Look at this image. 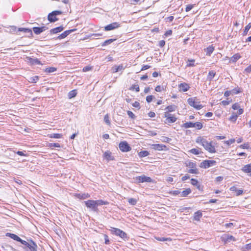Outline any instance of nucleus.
<instances>
[{"mask_svg": "<svg viewBox=\"0 0 251 251\" xmlns=\"http://www.w3.org/2000/svg\"><path fill=\"white\" fill-rule=\"evenodd\" d=\"M196 141L198 144L202 146L209 152L215 153L216 152L215 147L212 145L211 142H208L205 139L201 136L198 137Z\"/></svg>", "mask_w": 251, "mask_h": 251, "instance_id": "1", "label": "nucleus"}, {"mask_svg": "<svg viewBox=\"0 0 251 251\" xmlns=\"http://www.w3.org/2000/svg\"><path fill=\"white\" fill-rule=\"evenodd\" d=\"M84 203L87 207L91 208L94 211H97V207L100 205H106L108 202L102 200H88L85 201Z\"/></svg>", "mask_w": 251, "mask_h": 251, "instance_id": "2", "label": "nucleus"}, {"mask_svg": "<svg viewBox=\"0 0 251 251\" xmlns=\"http://www.w3.org/2000/svg\"><path fill=\"white\" fill-rule=\"evenodd\" d=\"M110 231H111V233L115 234V235L119 236L125 241L127 240L128 239L127 234L120 229L115 227H111Z\"/></svg>", "mask_w": 251, "mask_h": 251, "instance_id": "3", "label": "nucleus"}, {"mask_svg": "<svg viewBox=\"0 0 251 251\" xmlns=\"http://www.w3.org/2000/svg\"><path fill=\"white\" fill-rule=\"evenodd\" d=\"M62 11L61 10H54L50 13L48 16V20L50 23L55 22L58 20L57 17L58 16L62 14Z\"/></svg>", "mask_w": 251, "mask_h": 251, "instance_id": "4", "label": "nucleus"}, {"mask_svg": "<svg viewBox=\"0 0 251 251\" xmlns=\"http://www.w3.org/2000/svg\"><path fill=\"white\" fill-rule=\"evenodd\" d=\"M188 104L192 106L195 108L196 109L199 110L201 109V108H202V106L201 104H200V101H196L195 99L193 98H189L188 99Z\"/></svg>", "mask_w": 251, "mask_h": 251, "instance_id": "5", "label": "nucleus"}, {"mask_svg": "<svg viewBox=\"0 0 251 251\" xmlns=\"http://www.w3.org/2000/svg\"><path fill=\"white\" fill-rule=\"evenodd\" d=\"M134 179L136 180V182L138 183H142L144 182H153L152 179L149 176H147L145 175H142L141 176H137Z\"/></svg>", "mask_w": 251, "mask_h": 251, "instance_id": "6", "label": "nucleus"}, {"mask_svg": "<svg viewBox=\"0 0 251 251\" xmlns=\"http://www.w3.org/2000/svg\"><path fill=\"white\" fill-rule=\"evenodd\" d=\"M120 150L122 152H127L131 150V148L126 141L121 142L119 146Z\"/></svg>", "mask_w": 251, "mask_h": 251, "instance_id": "7", "label": "nucleus"}, {"mask_svg": "<svg viewBox=\"0 0 251 251\" xmlns=\"http://www.w3.org/2000/svg\"><path fill=\"white\" fill-rule=\"evenodd\" d=\"M119 26V24L118 23H113L112 24H110L106 26H105L104 27H100L99 29H98V30H111L115 29L116 28Z\"/></svg>", "mask_w": 251, "mask_h": 251, "instance_id": "8", "label": "nucleus"}, {"mask_svg": "<svg viewBox=\"0 0 251 251\" xmlns=\"http://www.w3.org/2000/svg\"><path fill=\"white\" fill-rule=\"evenodd\" d=\"M216 163V162L215 160H204L201 163L200 167L206 169L210 166L215 165Z\"/></svg>", "mask_w": 251, "mask_h": 251, "instance_id": "9", "label": "nucleus"}, {"mask_svg": "<svg viewBox=\"0 0 251 251\" xmlns=\"http://www.w3.org/2000/svg\"><path fill=\"white\" fill-rule=\"evenodd\" d=\"M26 246L29 251H37V246L36 243L32 240H30V243L26 242V244H24Z\"/></svg>", "mask_w": 251, "mask_h": 251, "instance_id": "10", "label": "nucleus"}, {"mask_svg": "<svg viewBox=\"0 0 251 251\" xmlns=\"http://www.w3.org/2000/svg\"><path fill=\"white\" fill-rule=\"evenodd\" d=\"M6 235L7 236L10 237L11 238L13 239L14 240L20 242L23 245L26 244V241L22 240L19 236H18L15 234L7 233Z\"/></svg>", "mask_w": 251, "mask_h": 251, "instance_id": "11", "label": "nucleus"}, {"mask_svg": "<svg viewBox=\"0 0 251 251\" xmlns=\"http://www.w3.org/2000/svg\"><path fill=\"white\" fill-rule=\"evenodd\" d=\"M164 117L166 118L165 123H175L177 119L176 118L172 116L171 114H167L166 113H165Z\"/></svg>", "mask_w": 251, "mask_h": 251, "instance_id": "12", "label": "nucleus"}, {"mask_svg": "<svg viewBox=\"0 0 251 251\" xmlns=\"http://www.w3.org/2000/svg\"><path fill=\"white\" fill-rule=\"evenodd\" d=\"M222 240L225 243H227L230 242L231 241H235V238L232 235L225 234L222 237Z\"/></svg>", "mask_w": 251, "mask_h": 251, "instance_id": "13", "label": "nucleus"}, {"mask_svg": "<svg viewBox=\"0 0 251 251\" xmlns=\"http://www.w3.org/2000/svg\"><path fill=\"white\" fill-rule=\"evenodd\" d=\"M50 25V23L47 24L46 25H43L40 27H33V31H45L49 29L48 26Z\"/></svg>", "mask_w": 251, "mask_h": 251, "instance_id": "14", "label": "nucleus"}, {"mask_svg": "<svg viewBox=\"0 0 251 251\" xmlns=\"http://www.w3.org/2000/svg\"><path fill=\"white\" fill-rule=\"evenodd\" d=\"M178 88L180 91L186 92L189 89L190 87L188 84L186 83H182L178 85Z\"/></svg>", "mask_w": 251, "mask_h": 251, "instance_id": "15", "label": "nucleus"}, {"mask_svg": "<svg viewBox=\"0 0 251 251\" xmlns=\"http://www.w3.org/2000/svg\"><path fill=\"white\" fill-rule=\"evenodd\" d=\"M166 147V146L162 144H155L152 145V148L158 151L163 150L164 148H165Z\"/></svg>", "mask_w": 251, "mask_h": 251, "instance_id": "16", "label": "nucleus"}, {"mask_svg": "<svg viewBox=\"0 0 251 251\" xmlns=\"http://www.w3.org/2000/svg\"><path fill=\"white\" fill-rule=\"evenodd\" d=\"M104 157L107 161L113 160L114 158L111 155V152L110 151H106L104 153Z\"/></svg>", "mask_w": 251, "mask_h": 251, "instance_id": "17", "label": "nucleus"}, {"mask_svg": "<svg viewBox=\"0 0 251 251\" xmlns=\"http://www.w3.org/2000/svg\"><path fill=\"white\" fill-rule=\"evenodd\" d=\"M75 197L79 199H86L90 197V195L88 193H79L75 195Z\"/></svg>", "mask_w": 251, "mask_h": 251, "instance_id": "18", "label": "nucleus"}, {"mask_svg": "<svg viewBox=\"0 0 251 251\" xmlns=\"http://www.w3.org/2000/svg\"><path fill=\"white\" fill-rule=\"evenodd\" d=\"M231 191L235 192L236 193V196H239L242 194L243 191L241 189H238L235 186H233L230 188Z\"/></svg>", "mask_w": 251, "mask_h": 251, "instance_id": "19", "label": "nucleus"}, {"mask_svg": "<svg viewBox=\"0 0 251 251\" xmlns=\"http://www.w3.org/2000/svg\"><path fill=\"white\" fill-rule=\"evenodd\" d=\"M112 70L113 73H117L119 71L124 70V67H123V65H120L119 66H114L112 67Z\"/></svg>", "mask_w": 251, "mask_h": 251, "instance_id": "20", "label": "nucleus"}, {"mask_svg": "<svg viewBox=\"0 0 251 251\" xmlns=\"http://www.w3.org/2000/svg\"><path fill=\"white\" fill-rule=\"evenodd\" d=\"M191 190L190 188L186 189L185 190L183 191H180V197H187L188 195H189L191 193Z\"/></svg>", "mask_w": 251, "mask_h": 251, "instance_id": "21", "label": "nucleus"}, {"mask_svg": "<svg viewBox=\"0 0 251 251\" xmlns=\"http://www.w3.org/2000/svg\"><path fill=\"white\" fill-rule=\"evenodd\" d=\"M242 170L246 173H251V164L245 165L242 169Z\"/></svg>", "mask_w": 251, "mask_h": 251, "instance_id": "22", "label": "nucleus"}, {"mask_svg": "<svg viewBox=\"0 0 251 251\" xmlns=\"http://www.w3.org/2000/svg\"><path fill=\"white\" fill-rule=\"evenodd\" d=\"M214 50V47L212 45L209 46L205 50L206 55L209 56L211 55V54L213 52Z\"/></svg>", "mask_w": 251, "mask_h": 251, "instance_id": "23", "label": "nucleus"}, {"mask_svg": "<svg viewBox=\"0 0 251 251\" xmlns=\"http://www.w3.org/2000/svg\"><path fill=\"white\" fill-rule=\"evenodd\" d=\"M240 58L241 56L239 53L235 54L230 58V62H235Z\"/></svg>", "mask_w": 251, "mask_h": 251, "instance_id": "24", "label": "nucleus"}, {"mask_svg": "<svg viewBox=\"0 0 251 251\" xmlns=\"http://www.w3.org/2000/svg\"><path fill=\"white\" fill-rule=\"evenodd\" d=\"M182 127H184L185 128H188L190 127H194V123L189 122H186L184 124H183L181 126Z\"/></svg>", "mask_w": 251, "mask_h": 251, "instance_id": "25", "label": "nucleus"}, {"mask_svg": "<svg viewBox=\"0 0 251 251\" xmlns=\"http://www.w3.org/2000/svg\"><path fill=\"white\" fill-rule=\"evenodd\" d=\"M202 217V213L200 211H198L194 213V219L196 221H199Z\"/></svg>", "mask_w": 251, "mask_h": 251, "instance_id": "26", "label": "nucleus"}, {"mask_svg": "<svg viewBox=\"0 0 251 251\" xmlns=\"http://www.w3.org/2000/svg\"><path fill=\"white\" fill-rule=\"evenodd\" d=\"M250 250H251V243L247 244L241 247V250L242 251H248Z\"/></svg>", "mask_w": 251, "mask_h": 251, "instance_id": "27", "label": "nucleus"}, {"mask_svg": "<svg viewBox=\"0 0 251 251\" xmlns=\"http://www.w3.org/2000/svg\"><path fill=\"white\" fill-rule=\"evenodd\" d=\"M149 155V152L148 151H144L138 152V155L140 157L142 158L147 156Z\"/></svg>", "mask_w": 251, "mask_h": 251, "instance_id": "28", "label": "nucleus"}, {"mask_svg": "<svg viewBox=\"0 0 251 251\" xmlns=\"http://www.w3.org/2000/svg\"><path fill=\"white\" fill-rule=\"evenodd\" d=\"M64 29V27L63 25H60L50 29V31H62Z\"/></svg>", "mask_w": 251, "mask_h": 251, "instance_id": "29", "label": "nucleus"}, {"mask_svg": "<svg viewBox=\"0 0 251 251\" xmlns=\"http://www.w3.org/2000/svg\"><path fill=\"white\" fill-rule=\"evenodd\" d=\"M30 62L32 64H41V61L37 58H31L29 59Z\"/></svg>", "mask_w": 251, "mask_h": 251, "instance_id": "30", "label": "nucleus"}, {"mask_svg": "<svg viewBox=\"0 0 251 251\" xmlns=\"http://www.w3.org/2000/svg\"><path fill=\"white\" fill-rule=\"evenodd\" d=\"M176 106L175 105H171L168 106L165 109L168 110V112H173L176 109Z\"/></svg>", "mask_w": 251, "mask_h": 251, "instance_id": "31", "label": "nucleus"}, {"mask_svg": "<svg viewBox=\"0 0 251 251\" xmlns=\"http://www.w3.org/2000/svg\"><path fill=\"white\" fill-rule=\"evenodd\" d=\"M56 71V68L51 67L47 68L45 69V72L47 73H51L54 72Z\"/></svg>", "mask_w": 251, "mask_h": 251, "instance_id": "32", "label": "nucleus"}, {"mask_svg": "<svg viewBox=\"0 0 251 251\" xmlns=\"http://www.w3.org/2000/svg\"><path fill=\"white\" fill-rule=\"evenodd\" d=\"M77 94L76 91L75 90L71 91L68 94V97L70 99L73 98L76 96Z\"/></svg>", "mask_w": 251, "mask_h": 251, "instance_id": "33", "label": "nucleus"}, {"mask_svg": "<svg viewBox=\"0 0 251 251\" xmlns=\"http://www.w3.org/2000/svg\"><path fill=\"white\" fill-rule=\"evenodd\" d=\"M238 115L236 113H233L229 118V120L232 122H235L237 120Z\"/></svg>", "mask_w": 251, "mask_h": 251, "instance_id": "34", "label": "nucleus"}, {"mask_svg": "<svg viewBox=\"0 0 251 251\" xmlns=\"http://www.w3.org/2000/svg\"><path fill=\"white\" fill-rule=\"evenodd\" d=\"M39 80L38 76H34L33 77H31L29 79V82L30 83H36Z\"/></svg>", "mask_w": 251, "mask_h": 251, "instance_id": "35", "label": "nucleus"}, {"mask_svg": "<svg viewBox=\"0 0 251 251\" xmlns=\"http://www.w3.org/2000/svg\"><path fill=\"white\" fill-rule=\"evenodd\" d=\"M215 72H214L213 71H210L208 73V79L211 81L212 80V79L214 77V76L215 75Z\"/></svg>", "mask_w": 251, "mask_h": 251, "instance_id": "36", "label": "nucleus"}, {"mask_svg": "<svg viewBox=\"0 0 251 251\" xmlns=\"http://www.w3.org/2000/svg\"><path fill=\"white\" fill-rule=\"evenodd\" d=\"M115 40H116L115 39H110L107 40L105 41L101 45H102V46H105L111 44V43H112Z\"/></svg>", "mask_w": 251, "mask_h": 251, "instance_id": "37", "label": "nucleus"}, {"mask_svg": "<svg viewBox=\"0 0 251 251\" xmlns=\"http://www.w3.org/2000/svg\"><path fill=\"white\" fill-rule=\"evenodd\" d=\"M128 202L132 205H135L136 204L137 200L134 198H129L128 200Z\"/></svg>", "mask_w": 251, "mask_h": 251, "instance_id": "38", "label": "nucleus"}, {"mask_svg": "<svg viewBox=\"0 0 251 251\" xmlns=\"http://www.w3.org/2000/svg\"><path fill=\"white\" fill-rule=\"evenodd\" d=\"M50 137L52 138H61L62 135L59 133H53L50 135Z\"/></svg>", "mask_w": 251, "mask_h": 251, "instance_id": "39", "label": "nucleus"}, {"mask_svg": "<svg viewBox=\"0 0 251 251\" xmlns=\"http://www.w3.org/2000/svg\"><path fill=\"white\" fill-rule=\"evenodd\" d=\"M202 124L201 122H196L194 123V127L198 129H201L202 128Z\"/></svg>", "mask_w": 251, "mask_h": 251, "instance_id": "40", "label": "nucleus"}, {"mask_svg": "<svg viewBox=\"0 0 251 251\" xmlns=\"http://www.w3.org/2000/svg\"><path fill=\"white\" fill-rule=\"evenodd\" d=\"M130 90H135L137 92L140 91L138 85H133L129 89Z\"/></svg>", "mask_w": 251, "mask_h": 251, "instance_id": "41", "label": "nucleus"}, {"mask_svg": "<svg viewBox=\"0 0 251 251\" xmlns=\"http://www.w3.org/2000/svg\"><path fill=\"white\" fill-rule=\"evenodd\" d=\"M189 152L194 154H199L200 153V151H199V149L195 148L190 150L189 151Z\"/></svg>", "mask_w": 251, "mask_h": 251, "instance_id": "42", "label": "nucleus"}, {"mask_svg": "<svg viewBox=\"0 0 251 251\" xmlns=\"http://www.w3.org/2000/svg\"><path fill=\"white\" fill-rule=\"evenodd\" d=\"M186 166L189 167L190 169H193L196 168V164L192 162H189L186 164Z\"/></svg>", "mask_w": 251, "mask_h": 251, "instance_id": "43", "label": "nucleus"}, {"mask_svg": "<svg viewBox=\"0 0 251 251\" xmlns=\"http://www.w3.org/2000/svg\"><path fill=\"white\" fill-rule=\"evenodd\" d=\"M231 91L233 94H237L241 92V89L240 88H235L232 89Z\"/></svg>", "mask_w": 251, "mask_h": 251, "instance_id": "44", "label": "nucleus"}, {"mask_svg": "<svg viewBox=\"0 0 251 251\" xmlns=\"http://www.w3.org/2000/svg\"><path fill=\"white\" fill-rule=\"evenodd\" d=\"M104 121L107 125H109L110 124V121L108 114H106L104 116Z\"/></svg>", "mask_w": 251, "mask_h": 251, "instance_id": "45", "label": "nucleus"}, {"mask_svg": "<svg viewBox=\"0 0 251 251\" xmlns=\"http://www.w3.org/2000/svg\"><path fill=\"white\" fill-rule=\"evenodd\" d=\"M170 194L174 196L179 195L180 197V191L179 190L172 191L170 192Z\"/></svg>", "mask_w": 251, "mask_h": 251, "instance_id": "46", "label": "nucleus"}, {"mask_svg": "<svg viewBox=\"0 0 251 251\" xmlns=\"http://www.w3.org/2000/svg\"><path fill=\"white\" fill-rule=\"evenodd\" d=\"M188 172L190 174H198L199 173L198 170L196 168L189 169L188 170Z\"/></svg>", "mask_w": 251, "mask_h": 251, "instance_id": "47", "label": "nucleus"}, {"mask_svg": "<svg viewBox=\"0 0 251 251\" xmlns=\"http://www.w3.org/2000/svg\"><path fill=\"white\" fill-rule=\"evenodd\" d=\"M70 32H63L61 34L58 36V38L59 39H63L66 37Z\"/></svg>", "mask_w": 251, "mask_h": 251, "instance_id": "48", "label": "nucleus"}, {"mask_svg": "<svg viewBox=\"0 0 251 251\" xmlns=\"http://www.w3.org/2000/svg\"><path fill=\"white\" fill-rule=\"evenodd\" d=\"M18 31H32L31 28H18Z\"/></svg>", "mask_w": 251, "mask_h": 251, "instance_id": "49", "label": "nucleus"}, {"mask_svg": "<svg viewBox=\"0 0 251 251\" xmlns=\"http://www.w3.org/2000/svg\"><path fill=\"white\" fill-rule=\"evenodd\" d=\"M49 147H50V148H51V147L60 148V145L58 143H50Z\"/></svg>", "mask_w": 251, "mask_h": 251, "instance_id": "50", "label": "nucleus"}, {"mask_svg": "<svg viewBox=\"0 0 251 251\" xmlns=\"http://www.w3.org/2000/svg\"><path fill=\"white\" fill-rule=\"evenodd\" d=\"M163 89V87L160 85L157 86L155 88V90L158 92H161Z\"/></svg>", "mask_w": 251, "mask_h": 251, "instance_id": "51", "label": "nucleus"}, {"mask_svg": "<svg viewBox=\"0 0 251 251\" xmlns=\"http://www.w3.org/2000/svg\"><path fill=\"white\" fill-rule=\"evenodd\" d=\"M194 7L193 4H188L186 5V7L185 8V11L186 12L190 11Z\"/></svg>", "mask_w": 251, "mask_h": 251, "instance_id": "52", "label": "nucleus"}, {"mask_svg": "<svg viewBox=\"0 0 251 251\" xmlns=\"http://www.w3.org/2000/svg\"><path fill=\"white\" fill-rule=\"evenodd\" d=\"M127 115H128V116L132 118V119H135V115L133 114V113L130 111H127Z\"/></svg>", "mask_w": 251, "mask_h": 251, "instance_id": "53", "label": "nucleus"}, {"mask_svg": "<svg viewBox=\"0 0 251 251\" xmlns=\"http://www.w3.org/2000/svg\"><path fill=\"white\" fill-rule=\"evenodd\" d=\"M227 100H228V99H227ZM231 101V100H223L222 101V103L223 105L226 106V105H228Z\"/></svg>", "mask_w": 251, "mask_h": 251, "instance_id": "54", "label": "nucleus"}, {"mask_svg": "<svg viewBox=\"0 0 251 251\" xmlns=\"http://www.w3.org/2000/svg\"><path fill=\"white\" fill-rule=\"evenodd\" d=\"M153 98H154V97L152 95L148 96L146 97V100L148 102H151Z\"/></svg>", "mask_w": 251, "mask_h": 251, "instance_id": "55", "label": "nucleus"}, {"mask_svg": "<svg viewBox=\"0 0 251 251\" xmlns=\"http://www.w3.org/2000/svg\"><path fill=\"white\" fill-rule=\"evenodd\" d=\"M191 184L194 186H197L198 184H199V182L198 180L194 178H192L191 179Z\"/></svg>", "mask_w": 251, "mask_h": 251, "instance_id": "56", "label": "nucleus"}, {"mask_svg": "<svg viewBox=\"0 0 251 251\" xmlns=\"http://www.w3.org/2000/svg\"><path fill=\"white\" fill-rule=\"evenodd\" d=\"M235 139H231L229 140H227V141H226L225 142V143L226 144H227V145H231V144H233V143L235 142Z\"/></svg>", "mask_w": 251, "mask_h": 251, "instance_id": "57", "label": "nucleus"}, {"mask_svg": "<svg viewBox=\"0 0 251 251\" xmlns=\"http://www.w3.org/2000/svg\"><path fill=\"white\" fill-rule=\"evenodd\" d=\"M239 147H240V148L243 149H248L249 148V144H248V143H246V144L241 145Z\"/></svg>", "mask_w": 251, "mask_h": 251, "instance_id": "58", "label": "nucleus"}, {"mask_svg": "<svg viewBox=\"0 0 251 251\" xmlns=\"http://www.w3.org/2000/svg\"><path fill=\"white\" fill-rule=\"evenodd\" d=\"M174 19V18L173 16H170L166 18L165 19L167 22L171 23L173 21Z\"/></svg>", "mask_w": 251, "mask_h": 251, "instance_id": "59", "label": "nucleus"}, {"mask_svg": "<svg viewBox=\"0 0 251 251\" xmlns=\"http://www.w3.org/2000/svg\"><path fill=\"white\" fill-rule=\"evenodd\" d=\"M232 108L234 110H238L240 108L239 104L238 103H234V104H233V105L232 106Z\"/></svg>", "mask_w": 251, "mask_h": 251, "instance_id": "60", "label": "nucleus"}, {"mask_svg": "<svg viewBox=\"0 0 251 251\" xmlns=\"http://www.w3.org/2000/svg\"><path fill=\"white\" fill-rule=\"evenodd\" d=\"M244 72L246 73H250L251 72V65L245 69Z\"/></svg>", "mask_w": 251, "mask_h": 251, "instance_id": "61", "label": "nucleus"}, {"mask_svg": "<svg viewBox=\"0 0 251 251\" xmlns=\"http://www.w3.org/2000/svg\"><path fill=\"white\" fill-rule=\"evenodd\" d=\"M188 61L190 62L189 64H187V66L189 67L193 66H194V62H195V60L193 59L192 60H188Z\"/></svg>", "mask_w": 251, "mask_h": 251, "instance_id": "62", "label": "nucleus"}, {"mask_svg": "<svg viewBox=\"0 0 251 251\" xmlns=\"http://www.w3.org/2000/svg\"><path fill=\"white\" fill-rule=\"evenodd\" d=\"M132 106L134 107L140 108V103L138 101H135L132 103Z\"/></svg>", "mask_w": 251, "mask_h": 251, "instance_id": "63", "label": "nucleus"}, {"mask_svg": "<svg viewBox=\"0 0 251 251\" xmlns=\"http://www.w3.org/2000/svg\"><path fill=\"white\" fill-rule=\"evenodd\" d=\"M251 28V24H248L246 27L243 31H248Z\"/></svg>", "mask_w": 251, "mask_h": 251, "instance_id": "64", "label": "nucleus"}]
</instances>
